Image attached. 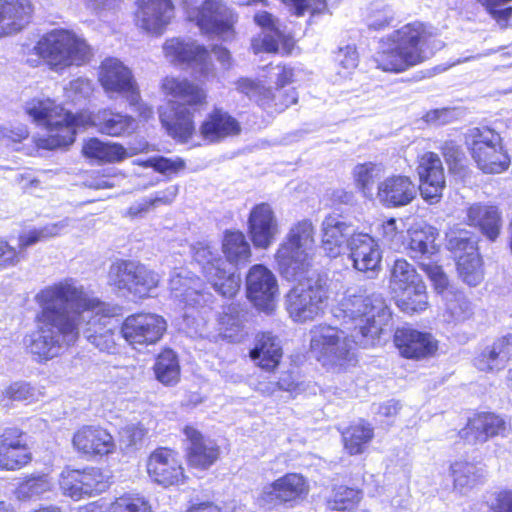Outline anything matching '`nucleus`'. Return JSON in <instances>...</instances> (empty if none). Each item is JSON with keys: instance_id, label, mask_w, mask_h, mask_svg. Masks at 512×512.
Here are the masks:
<instances>
[{"instance_id": "37", "label": "nucleus", "mask_w": 512, "mask_h": 512, "mask_svg": "<svg viewBox=\"0 0 512 512\" xmlns=\"http://www.w3.org/2000/svg\"><path fill=\"white\" fill-rule=\"evenodd\" d=\"M467 224L479 231L491 242L498 239L502 229V216L498 207L475 203L467 208Z\"/></svg>"}, {"instance_id": "29", "label": "nucleus", "mask_w": 512, "mask_h": 512, "mask_svg": "<svg viewBox=\"0 0 512 512\" xmlns=\"http://www.w3.org/2000/svg\"><path fill=\"white\" fill-rule=\"evenodd\" d=\"M416 185L408 175L392 174L377 184L375 196L387 208L410 204L416 198Z\"/></svg>"}, {"instance_id": "4", "label": "nucleus", "mask_w": 512, "mask_h": 512, "mask_svg": "<svg viewBox=\"0 0 512 512\" xmlns=\"http://www.w3.org/2000/svg\"><path fill=\"white\" fill-rule=\"evenodd\" d=\"M26 114L47 130V135L37 141V146L47 150L68 147L76 140L78 129H85L87 109L73 112L53 99H32L25 108Z\"/></svg>"}, {"instance_id": "7", "label": "nucleus", "mask_w": 512, "mask_h": 512, "mask_svg": "<svg viewBox=\"0 0 512 512\" xmlns=\"http://www.w3.org/2000/svg\"><path fill=\"white\" fill-rule=\"evenodd\" d=\"M354 344L340 328L319 324L311 330L309 349L323 367L345 371L357 363Z\"/></svg>"}, {"instance_id": "18", "label": "nucleus", "mask_w": 512, "mask_h": 512, "mask_svg": "<svg viewBox=\"0 0 512 512\" xmlns=\"http://www.w3.org/2000/svg\"><path fill=\"white\" fill-rule=\"evenodd\" d=\"M416 172L422 199L430 205L439 203L446 189L445 170L439 155L432 151L420 155Z\"/></svg>"}, {"instance_id": "3", "label": "nucleus", "mask_w": 512, "mask_h": 512, "mask_svg": "<svg viewBox=\"0 0 512 512\" xmlns=\"http://www.w3.org/2000/svg\"><path fill=\"white\" fill-rule=\"evenodd\" d=\"M161 90L164 95L177 100L171 116H160L163 127L176 141L189 142L196 134V112L208 105L206 87L187 78L166 76L161 82Z\"/></svg>"}, {"instance_id": "39", "label": "nucleus", "mask_w": 512, "mask_h": 512, "mask_svg": "<svg viewBox=\"0 0 512 512\" xmlns=\"http://www.w3.org/2000/svg\"><path fill=\"white\" fill-rule=\"evenodd\" d=\"M166 57L174 62L187 65H206L210 54L204 45L194 41H185L181 38H169L163 44Z\"/></svg>"}, {"instance_id": "53", "label": "nucleus", "mask_w": 512, "mask_h": 512, "mask_svg": "<svg viewBox=\"0 0 512 512\" xmlns=\"http://www.w3.org/2000/svg\"><path fill=\"white\" fill-rule=\"evenodd\" d=\"M50 490V480L45 473H31L24 476L18 484L17 491L24 498L41 495Z\"/></svg>"}, {"instance_id": "48", "label": "nucleus", "mask_w": 512, "mask_h": 512, "mask_svg": "<svg viewBox=\"0 0 512 512\" xmlns=\"http://www.w3.org/2000/svg\"><path fill=\"white\" fill-rule=\"evenodd\" d=\"M218 324L222 331L223 338L241 339L240 332L243 329V310L240 304H229L218 316Z\"/></svg>"}, {"instance_id": "33", "label": "nucleus", "mask_w": 512, "mask_h": 512, "mask_svg": "<svg viewBox=\"0 0 512 512\" xmlns=\"http://www.w3.org/2000/svg\"><path fill=\"white\" fill-rule=\"evenodd\" d=\"M349 247L350 258L357 271L370 276L379 272L382 252L371 236L364 233L356 234L352 237Z\"/></svg>"}, {"instance_id": "63", "label": "nucleus", "mask_w": 512, "mask_h": 512, "mask_svg": "<svg viewBox=\"0 0 512 512\" xmlns=\"http://www.w3.org/2000/svg\"><path fill=\"white\" fill-rule=\"evenodd\" d=\"M236 90L244 94L250 98H255L257 105L259 106V98L262 95L263 90H266L265 87L260 81L248 78L241 77L235 82Z\"/></svg>"}, {"instance_id": "27", "label": "nucleus", "mask_w": 512, "mask_h": 512, "mask_svg": "<svg viewBox=\"0 0 512 512\" xmlns=\"http://www.w3.org/2000/svg\"><path fill=\"white\" fill-rule=\"evenodd\" d=\"M457 272L464 283L477 286L484 279L483 260L476 242L469 238L454 237L449 241Z\"/></svg>"}, {"instance_id": "24", "label": "nucleus", "mask_w": 512, "mask_h": 512, "mask_svg": "<svg viewBox=\"0 0 512 512\" xmlns=\"http://www.w3.org/2000/svg\"><path fill=\"white\" fill-rule=\"evenodd\" d=\"M188 445L185 448V460L189 469L207 471L220 459L221 449L216 442L192 425H185L182 429Z\"/></svg>"}, {"instance_id": "1", "label": "nucleus", "mask_w": 512, "mask_h": 512, "mask_svg": "<svg viewBox=\"0 0 512 512\" xmlns=\"http://www.w3.org/2000/svg\"><path fill=\"white\" fill-rule=\"evenodd\" d=\"M35 301L40 311L34 318L36 329L28 348L38 361L51 359L61 345L77 342L85 312L91 313L84 330L87 341L102 352L116 350L118 336L112 319L121 316L119 305L102 301L69 278L42 288Z\"/></svg>"}, {"instance_id": "12", "label": "nucleus", "mask_w": 512, "mask_h": 512, "mask_svg": "<svg viewBox=\"0 0 512 512\" xmlns=\"http://www.w3.org/2000/svg\"><path fill=\"white\" fill-rule=\"evenodd\" d=\"M119 331L131 347H148L162 340L167 331V321L157 313L137 311L123 319Z\"/></svg>"}, {"instance_id": "56", "label": "nucleus", "mask_w": 512, "mask_h": 512, "mask_svg": "<svg viewBox=\"0 0 512 512\" xmlns=\"http://www.w3.org/2000/svg\"><path fill=\"white\" fill-rule=\"evenodd\" d=\"M55 236V233L48 226L42 228H32L26 232H22L18 235V248L20 254L24 256L23 252L39 242L45 241Z\"/></svg>"}, {"instance_id": "58", "label": "nucleus", "mask_w": 512, "mask_h": 512, "mask_svg": "<svg viewBox=\"0 0 512 512\" xmlns=\"http://www.w3.org/2000/svg\"><path fill=\"white\" fill-rule=\"evenodd\" d=\"M420 269L427 275L432 282L434 290L442 293L448 288L449 281L442 267L436 263L420 264Z\"/></svg>"}, {"instance_id": "28", "label": "nucleus", "mask_w": 512, "mask_h": 512, "mask_svg": "<svg viewBox=\"0 0 512 512\" xmlns=\"http://www.w3.org/2000/svg\"><path fill=\"white\" fill-rule=\"evenodd\" d=\"M242 132L240 121L222 107H214L199 125V134L207 144H218Z\"/></svg>"}, {"instance_id": "34", "label": "nucleus", "mask_w": 512, "mask_h": 512, "mask_svg": "<svg viewBox=\"0 0 512 512\" xmlns=\"http://www.w3.org/2000/svg\"><path fill=\"white\" fill-rule=\"evenodd\" d=\"M81 154L91 164L111 165L123 162L136 154V152L129 153L127 148L120 142L89 137L82 143Z\"/></svg>"}, {"instance_id": "38", "label": "nucleus", "mask_w": 512, "mask_h": 512, "mask_svg": "<svg viewBox=\"0 0 512 512\" xmlns=\"http://www.w3.org/2000/svg\"><path fill=\"white\" fill-rule=\"evenodd\" d=\"M223 264L221 258L208 261L203 267V276L220 296L232 299L240 291L241 279L239 275L226 270Z\"/></svg>"}, {"instance_id": "20", "label": "nucleus", "mask_w": 512, "mask_h": 512, "mask_svg": "<svg viewBox=\"0 0 512 512\" xmlns=\"http://www.w3.org/2000/svg\"><path fill=\"white\" fill-rule=\"evenodd\" d=\"M509 428V422L502 415L493 411H476L468 417L458 436L471 444H483L497 437H505Z\"/></svg>"}, {"instance_id": "13", "label": "nucleus", "mask_w": 512, "mask_h": 512, "mask_svg": "<svg viewBox=\"0 0 512 512\" xmlns=\"http://www.w3.org/2000/svg\"><path fill=\"white\" fill-rule=\"evenodd\" d=\"M145 469L150 480L164 488L180 486L188 476L178 450L169 446H157L147 456Z\"/></svg>"}, {"instance_id": "35", "label": "nucleus", "mask_w": 512, "mask_h": 512, "mask_svg": "<svg viewBox=\"0 0 512 512\" xmlns=\"http://www.w3.org/2000/svg\"><path fill=\"white\" fill-rule=\"evenodd\" d=\"M349 318L352 329L357 331L362 338L375 341L383 333L382 326L376 321L373 305L361 296H354L350 301Z\"/></svg>"}, {"instance_id": "22", "label": "nucleus", "mask_w": 512, "mask_h": 512, "mask_svg": "<svg viewBox=\"0 0 512 512\" xmlns=\"http://www.w3.org/2000/svg\"><path fill=\"white\" fill-rule=\"evenodd\" d=\"M392 341L400 356L408 360H423L434 356L438 350V341L426 331L411 326L395 329Z\"/></svg>"}, {"instance_id": "64", "label": "nucleus", "mask_w": 512, "mask_h": 512, "mask_svg": "<svg viewBox=\"0 0 512 512\" xmlns=\"http://www.w3.org/2000/svg\"><path fill=\"white\" fill-rule=\"evenodd\" d=\"M488 512H512V489H502L496 492Z\"/></svg>"}, {"instance_id": "8", "label": "nucleus", "mask_w": 512, "mask_h": 512, "mask_svg": "<svg viewBox=\"0 0 512 512\" xmlns=\"http://www.w3.org/2000/svg\"><path fill=\"white\" fill-rule=\"evenodd\" d=\"M467 150L484 174H499L510 166V157L501 135L488 126L474 127L466 135Z\"/></svg>"}, {"instance_id": "5", "label": "nucleus", "mask_w": 512, "mask_h": 512, "mask_svg": "<svg viewBox=\"0 0 512 512\" xmlns=\"http://www.w3.org/2000/svg\"><path fill=\"white\" fill-rule=\"evenodd\" d=\"M315 228L310 219L294 223L274 253L276 269L286 280H299L312 270Z\"/></svg>"}, {"instance_id": "26", "label": "nucleus", "mask_w": 512, "mask_h": 512, "mask_svg": "<svg viewBox=\"0 0 512 512\" xmlns=\"http://www.w3.org/2000/svg\"><path fill=\"white\" fill-rule=\"evenodd\" d=\"M247 234L256 249H268L279 234V224L268 202L252 206L247 217Z\"/></svg>"}, {"instance_id": "10", "label": "nucleus", "mask_w": 512, "mask_h": 512, "mask_svg": "<svg viewBox=\"0 0 512 512\" xmlns=\"http://www.w3.org/2000/svg\"><path fill=\"white\" fill-rule=\"evenodd\" d=\"M29 433L14 421L0 422V472H17L34 460Z\"/></svg>"}, {"instance_id": "60", "label": "nucleus", "mask_w": 512, "mask_h": 512, "mask_svg": "<svg viewBox=\"0 0 512 512\" xmlns=\"http://www.w3.org/2000/svg\"><path fill=\"white\" fill-rule=\"evenodd\" d=\"M149 165L154 171L161 174H178L186 167V163L182 158L172 160L162 156L150 160Z\"/></svg>"}, {"instance_id": "25", "label": "nucleus", "mask_w": 512, "mask_h": 512, "mask_svg": "<svg viewBox=\"0 0 512 512\" xmlns=\"http://www.w3.org/2000/svg\"><path fill=\"white\" fill-rule=\"evenodd\" d=\"M204 34H234L236 14L221 0H204L191 17Z\"/></svg>"}, {"instance_id": "44", "label": "nucleus", "mask_w": 512, "mask_h": 512, "mask_svg": "<svg viewBox=\"0 0 512 512\" xmlns=\"http://www.w3.org/2000/svg\"><path fill=\"white\" fill-rule=\"evenodd\" d=\"M221 250L225 259L234 265L246 264L252 256L250 244L240 230L224 231Z\"/></svg>"}, {"instance_id": "52", "label": "nucleus", "mask_w": 512, "mask_h": 512, "mask_svg": "<svg viewBox=\"0 0 512 512\" xmlns=\"http://www.w3.org/2000/svg\"><path fill=\"white\" fill-rule=\"evenodd\" d=\"M83 469H65L59 479V486L65 496L73 500L84 498Z\"/></svg>"}, {"instance_id": "21", "label": "nucleus", "mask_w": 512, "mask_h": 512, "mask_svg": "<svg viewBox=\"0 0 512 512\" xmlns=\"http://www.w3.org/2000/svg\"><path fill=\"white\" fill-rule=\"evenodd\" d=\"M85 129L93 128L98 134L110 138H127L137 130L136 119L122 111L107 106L86 112Z\"/></svg>"}, {"instance_id": "54", "label": "nucleus", "mask_w": 512, "mask_h": 512, "mask_svg": "<svg viewBox=\"0 0 512 512\" xmlns=\"http://www.w3.org/2000/svg\"><path fill=\"white\" fill-rule=\"evenodd\" d=\"M453 483L456 488H472L481 482L482 474L469 462H456L452 465Z\"/></svg>"}, {"instance_id": "30", "label": "nucleus", "mask_w": 512, "mask_h": 512, "mask_svg": "<svg viewBox=\"0 0 512 512\" xmlns=\"http://www.w3.org/2000/svg\"><path fill=\"white\" fill-rule=\"evenodd\" d=\"M476 367L483 372L503 370L508 366L506 382L512 389V334L497 338L475 359Z\"/></svg>"}, {"instance_id": "16", "label": "nucleus", "mask_w": 512, "mask_h": 512, "mask_svg": "<svg viewBox=\"0 0 512 512\" xmlns=\"http://www.w3.org/2000/svg\"><path fill=\"white\" fill-rule=\"evenodd\" d=\"M246 297L259 311L272 313L279 296L278 281L273 272L263 264L252 265L245 280Z\"/></svg>"}, {"instance_id": "23", "label": "nucleus", "mask_w": 512, "mask_h": 512, "mask_svg": "<svg viewBox=\"0 0 512 512\" xmlns=\"http://www.w3.org/2000/svg\"><path fill=\"white\" fill-rule=\"evenodd\" d=\"M135 5L136 26L154 36L162 35L175 15L173 0H136Z\"/></svg>"}, {"instance_id": "9", "label": "nucleus", "mask_w": 512, "mask_h": 512, "mask_svg": "<svg viewBox=\"0 0 512 512\" xmlns=\"http://www.w3.org/2000/svg\"><path fill=\"white\" fill-rule=\"evenodd\" d=\"M158 274L146 265L133 260L118 259L108 271V284L115 290L131 295L135 300L151 297L159 285Z\"/></svg>"}, {"instance_id": "17", "label": "nucleus", "mask_w": 512, "mask_h": 512, "mask_svg": "<svg viewBox=\"0 0 512 512\" xmlns=\"http://www.w3.org/2000/svg\"><path fill=\"white\" fill-rule=\"evenodd\" d=\"M309 490V482L301 473L288 472L266 485L259 499L267 505L293 507L307 498Z\"/></svg>"}, {"instance_id": "62", "label": "nucleus", "mask_w": 512, "mask_h": 512, "mask_svg": "<svg viewBox=\"0 0 512 512\" xmlns=\"http://www.w3.org/2000/svg\"><path fill=\"white\" fill-rule=\"evenodd\" d=\"M23 258L17 248L10 245L6 239L0 238V269L16 266Z\"/></svg>"}, {"instance_id": "61", "label": "nucleus", "mask_w": 512, "mask_h": 512, "mask_svg": "<svg viewBox=\"0 0 512 512\" xmlns=\"http://www.w3.org/2000/svg\"><path fill=\"white\" fill-rule=\"evenodd\" d=\"M393 16L384 6L381 9H371L367 16V28L370 31H381L391 25Z\"/></svg>"}, {"instance_id": "46", "label": "nucleus", "mask_w": 512, "mask_h": 512, "mask_svg": "<svg viewBox=\"0 0 512 512\" xmlns=\"http://www.w3.org/2000/svg\"><path fill=\"white\" fill-rule=\"evenodd\" d=\"M297 102L298 93L296 88L291 87L284 89L275 87V89L272 90L270 87H267L266 90H263L259 98V107L264 110L271 109L277 113H281Z\"/></svg>"}, {"instance_id": "57", "label": "nucleus", "mask_w": 512, "mask_h": 512, "mask_svg": "<svg viewBox=\"0 0 512 512\" xmlns=\"http://www.w3.org/2000/svg\"><path fill=\"white\" fill-rule=\"evenodd\" d=\"M287 5L292 9V14L301 17L305 13L312 16L323 13L327 8L326 0H288Z\"/></svg>"}, {"instance_id": "41", "label": "nucleus", "mask_w": 512, "mask_h": 512, "mask_svg": "<svg viewBox=\"0 0 512 512\" xmlns=\"http://www.w3.org/2000/svg\"><path fill=\"white\" fill-rule=\"evenodd\" d=\"M396 307L405 315L420 314L429 307V296L424 280L391 293Z\"/></svg>"}, {"instance_id": "49", "label": "nucleus", "mask_w": 512, "mask_h": 512, "mask_svg": "<svg viewBox=\"0 0 512 512\" xmlns=\"http://www.w3.org/2000/svg\"><path fill=\"white\" fill-rule=\"evenodd\" d=\"M439 150L450 174L465 177L469 173V165L465 153L455 140L444 141Z\"/></svg>"}, {"instance_id": "6", "label": "nucleus", "mask_w": 512, "mask_h": 512, "mask_svg": "<svg viewBox=\"0 0 512 512\" xmlns=\"http://www.w3.org/2000/svg\"><path fill=\"white\" fill-rule=\"evenodd\" d=\"M34 53L55 72L89 62L93 51L87 41L74 31L52 29L43 34L33 47Z\"/></svg>"}, {"instance_id": "19", "label": "nucleus", "mask_w": 512, "mask_h": 512, "mask_svg": "<svg viewBox=\"0 0 512 512\" xmlns=\"http://www.w3.org/2000/svg\"><path fill=\"white\" fill-rule=\"evenodd\" d=\"M253 19L257 26L272 32V34L253 39L252 49L255 54L269 53L288 57L298 48L294 36L281 31L271 13L260 11L254 15Z\"/></svg>"}, {"instance_id": "11", "label": "nucleus", "mask_w": 512, "mask_h": 512, "mask_svg": "<svg viewBox=\"0 0 512 512\" xmlns=\"http://www.w3.org/2000/svg\"><path fill=\"white\" fill-rule=\"evenodd\" d=\"M297 284L288 292L286 309L296 322L315 319L322 311V304L327 300V286L319 278H310L306 274L296 280Z\"/></svg>"}, {"instance_id": "32", "label": "nucleus", "mask_w": 512, "mask_h": 512, "mask_svg": "<svg viewBox=\"0 0 512 512\" xmlns=\"http://www.w3.org/2000/svg\"><path fill=\"white\" fill-rule=\"evenodd\" d=\"M34 14L31 0H0V39L22 31Z\"/></svg>"}, {"instance_id": "50", "label": "nucleus", "mask_w": 512, "mask_h": 512, "mask_svg": "<svg viewBox=\"0 0 512 512\" xmlns=\"http://www.w3.org/2000/svg\"><path fill=\"white\" fill-rule=\"evenodd\" d=\"M381 169L374 162L359 163L354 167L353 180L356 188L366 197L375 195V182L380 177Z\"/></svg>"}, {"instance_id": "42", "label": "nucleus", "mask_w": 512, "mask_h": 512, "mask_svg": "<svg viewBox=\"0 0 512 512\" xmlns=\"http://www.w3.org/2000/svg\"><path fill=\"white\" fill-rule=\"evenodd\" d=\"M437 233L430 227L410 228L401 248L414 260L430 257L438 252Z\"/></svg>"}, {"instance_id": "15", "label": "nucleus", "mask_w": 512, "mask_h": 512, "mask_svg": "<svg viewBox=\"0 0 512 512\" xmlns=\"http://www.w3.org/2000/svg\"><path fill=\"white\" fill-rule=\"evenodd\" d=\"M71 445L79 457L87 460L107 457L117 449L112 433L100 424L80 425L72 434Z\"/></svg>"}, {"instance_id": "59", "label": "nucleus", "mask_w": 512, "mask_h": 512, "mask_svg": "<svg viewBox=\"0 0 512 512\" xmlns=\"http://www.w3.org/2000/svg\"><path fill=\"white\" fill-rule=\"evenodd\" d=\"M381 230V239L385 244L397 249L401 248L405 237L403 231L397 229V223L394 218L384 221L381 225Z\"/></svg>"}, {"instance_id": "45", "label": "nucleus", "mask_w": 512, "mask_h": 512, "mask_svg": "<svg viewBox=\"0 0 512 512\" xmlns=\"http://www.w3.org/2000/svg\"><path fill=\"white\" fill-rule=\"evenodd\" d=\"M363 489L357 486L336 484L331 488V494L325 504L331 511L350 512L356 509L363 499Z\"/></svg>"}, {"instance_id": "31", "label": "nucleus", "mask_w": 512, "mask_h": 512, "mask_svg": "<svg viewBox=\"0 0 512 512\" xmlns=\"http://www.w3.org/2000/svg\"><path fill=\"white\" fill-rule=\"evenodd\" d=\"M249 357L262 371L275 373L283 359V348L278 337L271 331L258 332Z\"/></svg>"}, {"instance_id": "2", "label": "nucleus", "mask_w": 512, "mask_h": 512, "mask_svg": "<svg viewBox=\"0 0 512 512\" xmlns=\"http://www.w3.org/2000/svg\"><path fill=\"white\" fill-rule=\"evenodd\" d=\"M436 31L416 20L406 23L380 40L374 60L383 72L402 73L425 62L432 53Z\"/></svg>"}, {"instance_id": "40", "label": "nucleus", "mask_w": 512, "mask_h": 512, "mask_svg": "<svg viewBox=\"0 0 512 512\" xmlns=\"http://www.w3.org/2000/svg\"><path fill=\"white\" fill-rule=\"evenodd\" d=\"M349 225L335 215H327L321 227V248L326 256L336 258L341 254L349 238Z\"/></svg>"}, {"instance_id": "55", "label": "nucleus", "mask_w": 512, "mask_h": 512, "mask_svg": "<svg viewBox=\"0 0 512 512\" xmlns=\"http://www.w3.org/2000/svg\"><path fill=\"white\" fill-rule=\"evenodd\" d=\"M84 497H90L105 492L109 486V477L97 467L83 469Z\"/></svg>"}, {"instance_id": "43", "label": "nucleus", "mask_w": 512, "mask_h": 512, "mask_svg": "<svg viewBox=\"0 0 512 512\" xmlns=\"http://www.w3.org/2000/svg\"><path fill=\"white\" fill-rule=\"evenodd\" d=\"M155 379L162 385L172 387L177 385L181 379V366L177 353L164 347L156 355L152 367Z\"/></svg>"}, {"instance_id": "36", "label": "nucleus", "mask_w": 512, "mask_h": 512, "mask_svg": "<svg viewBox=\"0 0 512 512\" xmlns=\"http://www.w3.org/2000/svg\"><path fill=\"white\" fill-rule=\"evenodd\" d=\"M338 431L343 451L350 457L366 453L375 438L374 426L364 418L351 421Z\"/></svg>"}, {"instance_id": "51", "label": "nucleus", "mask_w": 512, "mask_h": 512, "mask_svg": "<svg viewBox=\"0 0 512 512\" xmlns=\"http://www.w3.org/2000/svg\"><path fill=\"white\" fill-rule=\"evenodd\" d=\"M104 512H151V505L143 496L125 492L115 497Z\"/></svg>"}, {"instance_id": "14", "label": "nucleus", "mask_w": 512, "mask_h": 512, "mask_svg": "<svg viewBox=\"0 0 512 512\" xmlns=\"http://www.w3.org/2000/svg\"><path fill=\"white\" fill-rule=\"evenodd\" d=\"M97 79L109 97L121 95L132 103L138 101L139 85L132 70L121 60L105 58L99 65Z\"/></svg>"}, {"instance_id": "47", "label": "nucleus", "mask_w": 512, "mask_h": 512, "mask_svg": "<svg viewBox=\"0 0 512 512\" xmlns=\"http://www.w3.org/2000/svg\"><path fill=\"white\" fill-rule=\"evenodd\" d=\"M416 268L404 258L396 259L389 270L390 293L422 281Z\"/></svg>"}]
</instances>
